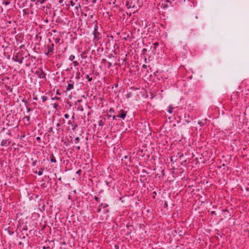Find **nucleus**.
<instances>
[{"label":"nucleus","instance_id":"680f3d73","mask_svg":"<svg viewBox=\"0 0 249 249\" xmlns=\"http://www.w3.org/2000/svg\"><path fill=\"white\" fill-rule=\"evenodd\" d=\"M198 17L197 16H196V18H197Z\"/></svg>","mask_w":249,"mask_h":249},{"label":"nucleus","instance_id":"aec40b11","mask_svg":"<svg viewBox=\"0 0 249 249\" xmlns=\"http://www.w3.org/2000/svg\"><path fill=\"white\" fill-rule=\"evenodd\" d=\"M107 206H108V205L106 204H104L103 203H101L99 205V207H103V208H106Z\"/></svg>","mask_w":249,"mask_h":249},{"label":"nucleus","instance_id":"c9c22d12","mask_svg":"<svg viewBox=\"0 0 249 249\" xmlns=\"http://www.w3.org/2000/svg\"><path fill=\"white\" fill-rule=\"evenodd\" d=\"M101 207L99 206L98 207V209H97V213H100L101 212Z\"/></svg>","mask_w":249,"mask_h":249},{"label":"nucleus","instance_id":"603ef678","mask_svg":"<svg viewBox=\"0 0 249 249\" xmlns=\"http://www.w3.org/2000/svg\"><path fill=\"white\" fill-rule=\"evenodd\" d=\"M77 148L78 150H79L80 149V147L79 146L77 147Z\"/></svg>","mask_w":249,"mask_h":249},{"label":"nucleus","instance_id":"4468645a","mask_svg":"<svg viewBox=\"0 0 249 249\" xmlns=\"http://www.w3.org/2000/svg\"><path fill=\"white\" fill-rule=\"evenodd\" d=\"M207 119H205L204 120V122L201 121L198 122V124L201 126H202L204 125L206 123Z\"/></svg>","mask_w":249,"mask_h":249},{"label":"nucleus","instance_id":"2eb2a0df","mask_svg":"<svg viewBox=\"0 0 249 249\" xmlns=\"http://www.w3.org/2000/svg\"><path fill=\"white\" fill-rule=\"evenodd\" d=\"M174 109V107H171V106H169L168 107V112L169 113H172L173 112V110Z\"/></svg>","mask_w":249,"mask_h":249},{"label":"nucleus","instance_id":"72a5a7b5","mask_svg":"<svg viewBox=\"0 0 249 249\" xmlns=\"http://www.w3.org/2000/svg\"><path fill=\"white\" fill-rule=\"evenodd\" d=\"M70 4L72 6H73L75 5V3L73 1L71 0L70 1Z\"/></svg>","mask_w":249,"mask_h":249},{"label":"nucleus","instance_id":"5fc2aeb1","mask_svg":"<svg viewBox=\"0 0 249 249\" xmlns=\"http://www.w3.org/2000/svg\"><path fill=\"white\" fill-rule=\"evenodd\" d=\"M115 86L116 88H117L118 87V84H116Z\"/></svg>","mask_w":249,"mask_h":249},{"label":"nucleus","instance_id":"ddd939ff","mask_svg":"<svg viewBox=\"0 0 249 249\" xmlns=\"http://www.w3.org/2000/svg\"><path fill=\"white\" fill-rule=\"evenodd\" d=\"M44 170V169L42 168H41L39 169V170L38 172L36 171L35 173L37 174L39 176H41L43 174V171Z\"/></svg>","mask_w":249,"mask_h":249},{"label":"nucleus","instance_id":"49530a36","mask_svg":"<svg viewBox=\"0 0 249 249\" xmlns=\"http://www.w3.org/2000/svg\"><path fill=\"white\" fill-rule=\"evenodd\" d=\"M71 119H72L73 120L74 119V114L73 115V116H72L71 117Z\"/></svg>","mask_w":249,"mask_h":249},{"label":"nucleus","instance_id":"dca6fc26","mask_svg":"<svg viewBox=\"0 0 249 249\" xmlns=\"http://www.w3.org/2000/svg\"><path fill=\"white\" fill-rule=\"evenodd\" d=\"M104 122L102 120H101L98 122V124L99 126H103L104 125Z\"/></svg>","mask_w":249,"mask_h":249},{"label":"nucleus","instance_id":"f704fd0d","mask_svg":"<svg viewBox=\"0 0 249 249\" xmlns=\"http://www.w3.org/2000/svg\"><path fill=\"white\" fill-rule=\"evenodd\" d=\"M69 115L68 114H65L64 115V117L66 118V119H68L69 118Z\"/></svg>","mask_w":249,"mask_h":249},{"label":"nucleus","instance_id":"2f4dec72","mask_svg":"<svg viewBox=\"0 0 249 249\" xmlns=\"http://www.w3.org/2000/svg\"><path fill=\"white\" fill-rule=\"evenodd\" d=\"M81 8V6H80V4H78V5L76 6H75V8L77 10H78V9L79 8Z\"/></svg>","mask_w":249,"mask_h":249},{"label":"nucleus","instance_id":"b1692460","mask_svg":"<svg viewBox=\"0 0 249 249\" xmlns=\"http://www.w3.org/2000/svg\"><path fill=\"white\" fill-rule=\"evenodd\" d=\"M24 119H25L27 122H29L30 120V116H26L24 117Z\"/></svg>","mask_w":249,"mask_h":249},{"label":"nucleus","instance_id":"423d86ee","mask_svg":"<svg viewBox=\"0 0 249 249\" xmlns=\"http://www.w3.org/2000/svg\"><path fill=\"white\" fill-rule=\"evenodd\" d=\"M126 116V112L123 109H121L119 112V114L117 115L118 118H121L124 119Z\"/></svg>","mask_w":249,"mask_h":249},{"label":"nucleus","instance_id":"a19ab883","mask_svg":"<svg viewBox=\"0 0 249 249\" xmlns=\"http://www.w3.org/2000/svg\"><path fill=\"white\" fill-rule=\"evenodd\" d=\"M142 68L144 69H146L147 68V66L145 64H143L142 65Z\"/></svg>","mask_w":249,"mask_h":249},{"label":"nucleus","instance_id":"13d9d810","mask_svg":"<svg viewBox=\"0 0 249 249\" xmlns=\"http://www.w3.org/2000/svg\"><path fill=\"white\" fill-rule=\"evenodd\" d=\"M8 23H11V21H9L8 22Z\"/></svg>","mask_w":249,"mask_h":249},{"label":"nucleus","instance_id":"c756f323","mask_svg":"<svg viewBox=\"0 0 249 249\" xmlns=\"http://www.w3.org/2000/svg\"><path fill=\"white\" fill-rule=\"evenodd\" d=\"M81 173H82V170H81V169H79V170H78L76 172V173L77 174L79 175H81Z\"/></svg>","mask_w":249,"mask_h":249},{"label":"nucleus","instance_id":"f3484780","mask_svg":"<svg viewBox=\"0 0 249 249\" xmlns=\"http://www.w3.org/2000/svg\"><path fill=\"white\" fill-rule=\"evenodd\" d=\"M41 99L42 100V102H45L47 100V97L44 95L41 97Z\"/></svg>","mask_w":249,"mask_h":249},{"label":"nucleus","instance_id":"bb28decb","mask_svg":"<svg viewBox=\"0 0 249 249\" xmlns=\"http://www.w3.org/2000/svg\"><path fill=\"white\" fill-rule=\"evenodd\" d=\"M114 108H110L109 110V112L110 113H114Z\"/></svg>","mask_w":249,"mask_h":249},{"label":"nucleus","instance_id":"f257e3e1","mask_svg":"<svg viewBox=\"0 0 249 249\" xmlns=\"http://www.w3.org/2000/svg\"><path fill=\"white\" fill-rule=\"evenodd\" d=\"M131 2L132 3H134L135 6L134 8L138 9L137 10L133 12V14H135L138 11V9L142 6V2L141 0H131Z\"/></svg>","mask_w":249,"mask_h":249},{"label":"nucleus","instance_id":"39448f33","mask_svg":"<svg viewBox=\"0 0 249 249\" xmlns=\"http://www.w3.org/2000/svg\"><path fill=\"white\" fill-rule=\"evenodd\" d=\"M53 44L47 45V50L45 53L46 55H51L53 53Z\"/></svg>","mask_w":249,"mask_h":249},{"label":"nucleus","instance_id":"6e6d98bb","mask_svg":"<svg viewBox=\"0 0 249 249\" xmlns=\"http://www.w3.org/2000/svg\"><path fill=\"white\" fill-rule=\"evenodd\" d=\"M127 157H128L127 156H125L124 158L125 159H127Z\"/></svg>","mask_w":249,"mask_h":249},{"label":"nucleus","instance_id":"5701e85b","mask_svg":"<svg viewBox=\"0 0 249 249\" xmlns=\"http://www.w3.org/2000/svg\"><path fill=\"white\" fill-rule=\"evenodd\" d=\"M58 107V104H56V103H54L53 104V107L55 109H57V107Z\"/></svg>","mask_w":249,"mask_h":249},{"label":"nucleus","instance_id":"4c0bfd02","mask_svg":"<svg viewBox=\"0 0 249 249\" xmlns=\"http://www.w3.org/2000/svg\"><path fill=\"white\" fill-rule=\"evenodd\" d=\"M117 117H118L117 116H115V115H114L112 116V118L114 120H116Z\"/></svg>","mask_w":249,"mask_h":249},{"label":"nucleus","instance_id":"412c9836","mask_svg":"<svg viewBox=\"0 0 249 249\" xmlns=\"http://www.w3.org/2000/svg\"><path fill=\"white\" fill-rule=\"evenodd\" d=\"M85 77H86V78L87 79L89 82H90L92 80V78L90 77L89 75H88V74L86 75L85 76Z\"/></svg>","mask_w":249,"mask_h":249},{"label":"nucleus","instance_id":"a211bd4d","mask_svg":"<svg viewBox=\"0 0 249 249\" xmlns=\"http://www.w3.org/2000/svg\"><path fill=\"white\" fill-rule=\"evenodd\" d=\"M74 143H78V142H79V141H80V139H79V137H76V138H75V139H74Z\"/></svg>","mask_w":249,"mask_h":249},{"label":"nucleus","instance_id":"393cba45","mask_svg":"<svg viewBox=\"0 0 249 249\" xmlns=\"http://www.w3.org/2000/svg\"><path fill=\"white\" fill-rule=\"evenodd\" d=\"M73 63L74 66H77L79 65V63L77 61H73Z\"/></svg>","mask_w":249,"mask_h":249},{"label":"nucleus","instance_id":"a878e982","mask_svg":"<svg viewBox=\"0 0 249 249\" xmlns=\"http://www.w3.org/2000/svg\"><path fill=\"white\" fill-rule=\"evenodd\" d=\"M60 98L59 97L55 96L54 97H52V100H59Z\"/></svg>","mask_w":249,"mask_h":249},{"label":"nucleus","instance_id":"a18cd8bd","mask_svg":"<svg viewBox=\"0 0 249 249\" xmlns=\"http://www.w3.org/2000/svg\"><path fill=\"white\" fill-rule=\"evenodd\" d=\"M31 110V109L30 108H27V111L30 112Z\"/></svg>","mask_w":249,"mask_h":249},{"label":"nucleus","instance_id":"9d476101","mask_svg":"<svg viewBox=\"0 0 249 249\" xmlns=\"http://www.w3.org/2000/svg\"><path fill=\"white\" fill-rule=\"evenodd\" d=\"M126 6L127 8L128 9L131 8H135L134 6H135L134 3H132V2L129 1H127L126 2Z\"/></svg>","mask_w":249,"mask_h":249},{"label":"nucleus","instance_id":"052dcab7","mask_svg":"<svg viewBox=\"0 0 249 249\" xmlns=\"http://www.w3.org/2000/svg\"><path fill=\"white\" fill-rule=\"evenodd\" d=\"M154 194H156V193L155 192H154L153 193Z\"/></svg>","mask_w":249,"mask_h":249},{"label":"nucleus","instance_id":"8fccbe9b","mask_svg":"<svg viewBox=\"0 0 249 249\" xmlns=\"http://www.w3.org/2000/svg\"><path fill=\"white\" fill-rule=\"evenodd\" d=\"M127 14L129 16H130L131 15V13H130L129 14H128V13H127Z\"/></svg>","mask_w":249,"mask_h":249},{"label":"nucleus","instance_id":"58836bf2","mask_svg":"<svg viewBox=\"0 0 249 249\" xmlns=\"http://www.w3.org/2000/svg\"><path fill=\"white\" fill-rule=\"evenodd\" d=\"M94 199L97 202H99V198L98 197L95 196Z\"/></svg>","mask_w":249,"mask_h":249},{"label":"nucleus","instance_id":"37998d69","mask_svg":"<svg viewBox=\"0 0 249 249\" xmlns=\"http://www.w3.org/2000/svg\"><path fill=\"white\" fill-rule=\"evenodd\" d=\"M211 214H215V212H214V211H212V212H211Z\"/></svg>","mask_w":249,"mask_h":249},{"label":"nucleus","instance_id":"f03ea898","mask_svg":"<svg viewBox=\"0 0 249 249\" xmlns=\"http://www.w3.org/2000/svg\"><path fill=\"white\" fill-rule=\"evenodd\" d=\"M23 59H24V58L22 56V54L19 53H17L16 54V55H15L13 57V60L14 61L18 62L19 64L22 63V61H23Z\"/></svg>","mask_w":249,"mask_h":249},{"label":"nucleus","instance_id":"9b49d317","mask_svg":"<svg viewBox=\"0 0 249 249\" xmlns=\"http://www.w3.org/2000/svg\"><path fill=\"white\" fill-rule=\"evenodd\" d=\"M50 161L51 162L55 163L56 162V159L53 153L50 155Z\"/></svg>","mask_w":249,"mask_h":249},{"label":"nucleus","instance_id":"f8f14e48","mask_svg":"<svg viewBox=\"0 0 249 249\" xmlns=\"http://www.w3.org/2000/svg\"><path fill=\"white\" fill-rule=\"evenodd\" d=\"M184 118H185V122L187 123H189L190 122V121L188 119H187V118H189L190 117V115L189 114H186V113H185L184 114Z\"/></svg>","mask_w":249,"mask_h":249},{"label":"nucleus","instance_id":"cd10ccee","mask_svg":"<svg viewBox=\"0 0 249 249\" xmlns=\"http://www.w3.org/2000/svg\"><path fill=\"white\" fill-rule=\"evenodd\" d=\"M154 46V49L156 50V48L157 46H158L159 45V43L158 42H155L154 44H153Z\"/></svg>","mask_w":249,"mask_h":249},{"label":"nucleus","instance_id":"3c124183","mask_svg":"<svg viewBox=\"0 0 249 249\" xmlns=\"http://www.w3.org/2000/svg\"><path fill=\"white\" fill-rule=\"evenodd\" d=\"M142 51H143V52H144L146 51V49H143Z\"/></svg>","mask_w":249,"mask_h":249},{"label":"nucleus","instance_id":"864d4df0","mask_svg":"<svg viewBox=\"0 0 249 249\" xmlns=\"http://www.w3.org/2000/svg\"><path fill=\"white\" fill-rule=\"evenodd\" d=\"M56 126H60V124L59 123H57V124H56Z\"/></svg>","mask_w":249,"mask_h":249},{"label":"nucleus","instance_id":"ea45409f","mask_svg":"<svg viewBox=\"0 0 249 249\" xmlns=\"http://www.w3.org/2000/svg\"><path fill=\"white\" fill-rule=\"evenodd\" d=\"M53 127H50L48 130V132H51L53 131Z\"/></svg>","mask_w":249,"mask_h":249},{"label":"nucleus","instance_id":"c85d7f7f","mask_svg":"<svg viewBox=\"0 0 249 249\" xmlns=\"http://www.w3.org/2000/svg\"><path fill=\"white\" fill-rule=\"evenodd\" d=\"M107 64H108V66H107L108 68H110L112 66V63L110 62H108Z\"/></svg>","mask_w":249,"mask_h":249},{"label":"nucleus","instance_id":"0eeeda50","mask_svg":"<svg viewBox=\"0 0 249 249\" xmlns=\"http://www.w3.org/2000/svg\"><path fill=\"white\" fill-rule=\"evenodd\" d=\"M11 143V142L8 140H2L0 143V145L2 146H8Z\"/></svg>","mask_w":249,"mask_h":249},{"label":"nucleus","instance_id":"c03bdc74","mask_svg":"<svg viewBox=\"0 0 249 249\" xmlns=\"http://www.w3.org/2000/svg\"><path fill=\"white\" fill-rule=\"evenodd\" d=\"M33 99L34 100H37L38 99H37V97H34Z\"/></svg>","mask_w":249,"mask_h":249},{"label":"nucleus","instance_id":"bf43d9fd","mask_svg":"<svg viewBox=\"0 0 249 249\" xmlns=\"http://www.w3.org/2000/svg\"><path fill=\"white\" fill-rule=\"evenodd\" d=\"M116 248H118V246H115Z\"/></svg>","mask_w":249,"mask_h":249},{"label":"nucleus","instance_id":"7ed1b4c3","mask_svg":"<svg viewBox=\"0 0 249 249\" xmlns=\"http://www.w3.org/2000/svg\"><path fill=\"white\" fill-rule=\"evenodd\" d=\"M98 26L95 25L94 28L93 34L94 36V39L95 41H98L101 38L100 34L98 31Z\"/></svg>","mask_w":249,"mask_h":249},{"label":"nucleus","instance_id":"1a4fd4ad","mask_svg":"<svg viewBox=\"0 0 249 249\" xmlns=\"http://www.w3.org/2000/svg\"><path fill=\"white\" fill-rule=\"evenodd\" d=\"M68 124L69 125H71V126L72 127V129L73 130H74L77 127V124H74L73 123V121H71V120L69 121Z\"/></svg>","mask_w":249,"mask_h":249},{"label":"nucleus","instance_id":"4be33fe9","mask_svg":"<svg viewBox=\"0 0 249 249\" xmlns=\"http://www.w3.org/2000/svg\"><path fill=\"white\" fill-rule=\"evenodd\" d=\"M10 3V1H9V0H7V1H4L3 2V4H4V5H9V4Z\"/></svg>","mask_w":249,"mask_h":249},{"label":"nucleus","instance_id":"4d7b16f0","mask_svg":"<svg viewBox=\"0 0 249 249\" xmlns=\"http://www.w3.org/2000/svg\"><path fill=\"white\" fill-rule=\"evenodd\" d=\"M171 161L173 160V159H172V157L171 158Z\"/></svg>","mask_w":249,"mask_h":249},{"label":"nucleus","instance_id":"09e8293b","mask_svg":"<svg viewBox=\"0 0 249 249\" xmlns=\"http://www.w3.org/2000/svg\"><path fill=\"white\" fill-rule=\"evenodd\" d=\"M62 1H63V0H59V2L60 3H61L62 2Z\"/></svg>","mask_w":249,"mask_h":249},{"label":"nucleus","instance_id":"e433bc0d","mask_svg":"<svg viewBox=\"0 0 249 249\" xmlns=\"http://www.w3.org/2000/svg\"><path fill=\"white\" fill-rule=\"evenodd\" d=\"M36 140L38 142H40L41 141V138L40 137H37L36 138Z\"/></svg>","mask_w":249,"mask_h":249},{"label":"nucleus","instance_id":"20e7f679","mask_svg":"<svg viewBox=\"0 0 249 249\" xmlns=\"http://www.w3.org/2000/svg\"><path fill=\"white\" fill-rule=\"evenodd\" d=\"M35 74L37 75L39 78L43 79L46 78V74L42 69H38L36 71Z\"/></svg>","mask_w":249,"mask_h":249},{"label":"nucleus","instance_id":"7c9ffc66","mask_svg":"<svg viewBox=\"0 0 249 249\" xmlns=\"http://www.w3.org/2000/svg\"><path fill=\"white\" fill-rule=\"evenodd\" d=\"M60 40V37H57L55 39V43H58L59 42V40Z\"/></svg>","mask_w":249,"mask_h":249},{"label":"nucleus","instance_id":"6ab92c4d","mask_svg":"<svg viewBox=\"0 0 249 249\" xmlns=\"http://www.w3.org/2000/svg\"><path fill=\"white\" fill-rule=\"evenodd\" d=\"M75 58V56L73 55H71L69 58V59L71 61H73Z\"/></svg>","mask_w":249,"mask_h":249},{"label":"nucleus","instance_id":"6e6552de","mask_svg":"<svg viewBox=\"0 0 249 249\" xmlns=\"http://www.w3.org/2000/svg\"><path fill=\"white\" fill-rule=\"evenodd\" d=\"M73 83L74 82L71 80L70 81V83H68V86L67 87V90H70L73 89Z\"/></svg>","mask_w":249,"mask_h":249},{"label":"nucleus","instance_id":"e2e57ef3","mask_svg":"<svg viewBox=\"0 0 249 249\" xmlns=\"http://www.w3.org/2000/svg\"><path fill=\"white\" fill-rule=\"evenodd\" d=\"M182 156H180L179 158H181Z\"/></svg>","mask_w":249,"mask_h":249},{"label":"nucleus","instance_id":"79ce46f5","mask_svg":"<svg viewBox=\"0 0 249 249\" xmlns=\"http://www.w3.org/2000/svg\"><path fill=\"white\" fill-rule=\"evenodd\" d=\"M56 94H58V95H60V93L59 92L58 90H57L56 91Z\"/></svg>","mask_w":249,"mask_h":249},{"label":"nucleus","instance_id":"473e14b6","mask_svg":"<svg viewBox=\"0 0 249 249\" xmlns=\"http://www.w3.org/2000/svg\"><path fill=\"white\" fill-rule=\"evenodd\" d=\"M81 57L83 58H85V53H83L81 55Z\"/></svg>","mask_w":249,"mask_h":249},{"label":"nucleus","instance_id":"de8ad7c7","mask_svg":"<svg viewBox=\"0 0 249 249\" xmlns=\"http://www.w3.org/2000/svg\"><path fill=\"white\" fill-rule=\"evenodd\" d=\"M107 117L109 118L111 117V115H107Z\"/></svg>","mask_w":249,"mask_h":249}]
</instances>
